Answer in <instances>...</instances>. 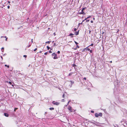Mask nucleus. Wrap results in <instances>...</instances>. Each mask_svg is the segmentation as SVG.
Wrapping results in <instances>:
<instances>
[{
	"label": "nucleus",
	"instance_id": "f257e3e1",
	"mask_svg": "<svg viewBox=\"0 0 127 127\" xmlns=\"http://www.w3.org/2000/svg\"><path fill=\"white\" fill-rule=\"evenodd\" d=\"M95 115L96 117H98L99 116L101 117L102 115V114L101 113H100L98 114L96 113L95 114Z\"/></svg>",
	"mask_w": 127,
	"mask_h": 127
},
{
	"label": "nucleus",
	"instance_id": "f03ea898",
	"mask_svg": "<svg viewBox=\"0 0 127 127\" xmlns=\"http://www.w3.org/2000/svg\"><path fill=\"white\" fill-rule=\"evenodd\" d=\"M52 55L54 56L53 57L54 59H58V58L57 57V55L55 53H53L52 54Z\"/></svg>",
	"mask_w": 127,
	"mask_h": 127
},
{
	"label": "nucleus",
	"instance_id": "7ed1b4c3",
	"mask_svg": "<svg viewBox=\"0 0 127 127\" xmlns=\"http://www.w3.org/2000/svg\"><path fill=\"white\" fill-rule=\"evenodd\" d=\"M52 103L54 105H58L59 104V103L58 102H55V101H53L52 102Z\"/></svg>",
	"mask_w": 127,
	"mask_h": 127
},
{
	"label": "nucleus",
	"instance_id": "20e7f679",
	"mask_svg": "<svg viewBox=\"0 0 127 127\" xmlns=\"http://www.w3.org/2000/svg\"><path fill=\"white\" fill-rule=\"evenodd\" d=\"M67 108L70 112H73L71 107L70 106H68V107Z\"/></svg>",
	"mask_w": 127,
	"mask_h": 127
},
{
	"label": "nucleus",
	"instance_id": "39448f33",
	"mask_svg": "<svg viewBox=\"0 0 127 127\" xmlns=\"http://www.w3.org/2000/svg\"><path fill=\"white\" fill-rule=\"evenodd\" d=\"M85 7L83 8L81 11V12L82 13H84L83 15H85L86 14V13L84 12V10L85 9Z\"/></svg>",
	"mask_w": 127,
	"mask_h": 127
},
{
	"label": "nucleus",
	"instance_id": "423d86ee",
	"mask_svg": "<svg viewBox=\"0 0 127 127\" xmlns=\"http://www.w3.org/2000/svg\"><path fill=\"white\" fill-rule=\"evenodd\" d=\"M4 115L6 117H8V114L7 113H4Z\"/></svg>",
	"mask_w": 127,
	"mask_h": 127
},
{
	"label": "nucleus",
	"instance_id": "0eeeda50",
	"mask_svg": "<svg viewBox=\"0 0 127 127\" xmlns=\"http://www.w3.org/2000/svg\"><path fill=\"white\" fill-rule=\"evenodd\" d=\"M85 49L86 50H87L88 51H90V49L89 48H87V47L86 48H85V49H84L83 50L84 51Z\"/></svg>",
	"mask_w": 127,
	"mask_h": 127
},
{
	"label": "nucleus",
	"instance_id": "6e6552de",
	"mask_svg": "<svg viewBox=\"0 0 127 127\" xmlns=\"http://www.w3.org/2000/svg\"><path fill=\"white\" fill-rule=\"evenodd\" d=\"M49 109L50 110H54V108L53 107L50 108Z\"/></svg>",
	"mask_w": 127,
	"mask_h": 127
},
{
	"label": "nucleus",
	"instance_id": "1a4fd4ad",
	"mask_svg": "<svg viewBox=\"0 0 127 127\" xmlns=\"http://www.w3.org/2000/svg\"><path fill=\"white\" fill-rule=\"evenodd\" d=\"M73 72H71V73H70L68 75L69 76H70L71 75H72V74H73Z\"/></svg>",
	"mask_w": 127,
	"mask_h": 127
},
{
	"label": "nucleus",
	"instance_id": "9d476101",
	"mask_svg": "<svg viewBox=\"0 0 127 127\" xmlns=\"http://www.w3.org/2000/svg\"><path fill=\"white\" fill-rule=\"evenodd\" d=\"M51 41H47L45 43H48V44H50V42H51Z\"/></svg>",
	"mask_w": 127,
	"mask_h": 127
},
{
	"label": "nucleus",
	"instance_id": "9b49d317",
	"mask_svg": "<svg viewBox=\"0 0 127 127\" xmlns=\"http://www.w3.org/2000/svg\"><path fill=\"white\" fill-rule=\"evenodd\" d=\"M5 66H7V67L8 68H9V65H7L6 64H5Z\"/></svg>",
	"mask_w": 127,
	"mask_h": 127
},
{
	"label": "nucleus",
	"instance_id": "f8f14e48",
	"mask_svg": "<svg viewBox=\"0 0 127 127\" xmlns=\"http://www.w3.org/2000/svg\"><path fill=\"white\" fill-rule=\"evenodd\" d=\"M70 81L71 82L72 84L74 83V82L73 81Z\"/></svg>",
	"mask_w": 127,
	"mask_h": 127
},
{
	"label": "nucleus",
	"instance_id": "ddd939ff",
	"mask_svg": "<svg viewBox=\"0 0 127 127\" xmlns=\"http://www.w3.org/2000/svg\"><path fill=\"white\" fill-rule=\"evenodd\" d=\"M76 35H78L79 34V32H76Z\"/></svg>",
	"mask_w": 127,
	"mask_h": 127
},
{
	"label": "nucleus",
	"instance_id": "4468645a",
	"mask_svg": "<svg viewBox=\"0 0 127 127\" xmlns=\"http://www.w3.org/2000/svg\"><path fill=\"white\" fill-rule=\"evenodd\" d=\"M47 49L48 50H49L50 49V47H49L48 46H47Z\"/></svg>",
	"mask_w": 127,
	"mask_h": 127
},
{
	"label": "nucleus",
	"instance_id": "2eb2a0df",
	"mask_svg": "<svg viewBox=\"0 0 127 127\" xmlns=\"http://www.w3.org/2000/svg\"><path fill=\"white\" fill-rule=\"evenodd\" d=\"M62 97L63 98H64L65 97V94L64 93Z\"/></svg>",
	"mask_w": 127,
	"mask_h": 127
},
{
	"label": "nucleus",
	"instance_id": "dca6fc26",
	"mask_svg": "<svg viewBox=\"0 0 127 127\" xmlns=\"http://www.w3.org/2000/svg\"><path fill=\"white\" fill-rule=\"evenodd\" d=\"M93 45H94V44L93 43H92L91 45H90L89 46H93Z\"/></svg>",
	"mask_w": 127,
	"mask_h": 127
},
{
	"label": "nucleus",
	"instance_id": "f3484780",
	"mask_svg": "<svg viewBox=\"0 0 127 127\" xmlns=\"http://www.w3.org/2000/svg\"><path fill=\"white\" fill-rule=\"evenodd\" d=\"M7 82H8V83L9 84H10V85H11V84H12V83L10 82H8V81H7Z\"/></svg>",
	"mask_w": 127,
	"mask_h": 127
},
{
	"label": "nucleus",
	"instance_id": "a211bd4d",
	"mask_svg": "<svg viewBox=\"0 0 127 127\" xmlns=\"http://www.w3.org/2000/svg\"><path fill=\"white\" fill-rule=\"evenodd\" d=\"M84 13H82V12H79V14H83Z\"/></svg>",
	"mask_w": 127,
	"mask_h": 127
},
{
	"label": "nucleus",
	"instance_id": "6ab92c4d",
	"mask_svg": "<svg viewBox=\"0 0 127 127\" xmlns=\"http://www.w3.org/2000/svg\"><path fill=\"white\" fill-rule=\"evenodd\" d=\"M74 34H72V33H71L69 35V36H71V35H73Z\"/></svg>",
	"mask_w": 127,
	"mask_h": 127
},
{
	"label": "nucleus",
	"instance_id": "aec40b11",
	"mask_svg": "<svg viewBox=\"0 0 127 127\" xmlns=\"http://www.w3.org/2000/svg\"><path fill=\"white\" fill-rule=\"evenodd\" d=\"M91 17V16H88V17H87V19H88V18H90Z\"/></svg>",
	"mask_w": 127,
	"mask_h": 127
},
{
	"label": "nucleus",
	"instance_id": "412c9836",
	"mask_svg": "<svg viewBox=\"0 0 127 127\" xmlns=\"http://www.w3.org/2000/svg\"><path fill=\"white\" fill-rule=\"evenodd\" d=\"M77 29L75 28L74 29V31H75V32H76V31L77 30Z\"/></svg>",
	"mask_w": 127,
	"mask_h": 127
},
{
	"label": "nucleus",
	"instance_id": "4be33fe9",
	"mask_svg": "<svg viewBox=\"0 0 127 127\" xmlns=\"http://www.w3.org/2000/svg\"><path fill=\"white\" fill-rule=\"evenodd\" d=\"M74 42L76 45H77L78 44V43L75 41H74Z\"/></svg>",
	"mask_w": 127,
	"mask_h": 127
},
{
	"label": "nucleus",
	"instance_id": "5701e85b",
	"mask_svg": "<svg viewBox=\"0 0 127 127\" xmlns=\"http://www.w3.org/2000/svg\"><path fill=\"white\" fill-rule=\"evenodd\" d=\"M48 54V53L47 52H46L44 53V54L45 55H47Z\"/></svg>",
	"mask_w": 127,
	"mask_h": 127
},
{
	"label": "nucleus",
	"instance_id": "b1692460",
	"mask_svg": "<svg viewBox=\"0 0 127 127\" xmlns=\"http://www.w3.org/2000/svg\"><path fill=\"white\" fill-rule=\"evenodd\" d=\"M5 37L6 38L5 40L6 41H7V38L6 37V36H5Z\"/></svg>",
	"mask_w": 127,
	"mask_h": 127
},
{
	"label": "nucleus",
	"instance_id": "393cba45",
	"mask_svg": "<svg viewBox=\"0 0 127 127\" xmlns=\"http://www.w3.org/2000/svg\"><path fill=\"white\" fill-rule=\"evenodd\" d=\"M23 57H25V58H26V57H27V56L26 55H24L23 56Z\"/></svg>",
	"mask_w": 127,
	"mask_h": 127
},
{
	"label": "nucleus",
	"instance_id": "a878e982",
	"mask_svg": "<svg viewBox=\"0 0 127 127\" xmlns=\"http://www.w3.org/2000/svg\"><path fill=\"white\" fill-rule=\"evenodd\" d=\"M76 47H77V48H79V47L78 46V45H77Z\"/></svg>",
	"mask_w": 127,
	"mask_h": 127
},
{
	"label": "nucleus",
	"instance_id": "bb28decb",
	"mask_svg": "<svg viewBox=\"0 0 127 127\" xmlns=\"http://www.w3.org/2000/svg\"><path fill=\"white\" fill-rule=\"evenodd\" d=\"M91 112L92 113H94V111L92 110V111H91Z\"/></svg>",
	"mask_w": 127,
	"mask_h": 127
},
{
	"label": "nucleus",
	"instance_id": "cd10ccee",
	"mask_svg": "<svg viewBox=\"0 0 127 127\" xmlns=\"http://www.w3.org/2000/svg\"><path fill=\"white\" fill-rule=\"evenodd\" d=\"M73 49H74V50H76L77 49V47H76L75 48H73Z\"/></svg>",
	"mask_w": 127,
	"mask_h": 127
},
{
	"label": "nucleus",
	"instance_id": "c85d7f7f",
	"mask_svg": "<svg viewBox=\"0 0 127 127\" xmlns=\"http://www.w3.org/2000/svg\"><path fill=\"white\" fill-rule=\"evenodd\" d=\"M57 53L58 54H59L60 53V51H58L57 52Z\"/></svg>",
	"mask_w": 127,
	"mask_h": 127
},
{
	"label": "nucleus",
	"instance_id": "c756f323",
	"mask_svg": "<svg viewBox=\"0 0 127 127\" xmlns=\"http://www.w3.org/2000/svg\"><path fill=\"white\" fill-rule=\"evenodd\" d=\"M37 50V48H35V49H34V51H36Z\"/></svg>",
	"mask_w": 127,
	"mask_h": 127
},
{
	"label": "nucleus",
	"instance_id": "7c9ffc66",
	"mask_svg": "<svg viewBox=\"0 0 127 127\" xmlns=\"http://www.w3.org/2000/svg\"><path fill=\"white\" fill-rule=\"evenodd\" d=\"M7 8L8 9H9L10 8V6L9 5L7 6Z\"/></svg>",
	"mask_w": 127,
	"mask_h": 127
},
{
	"label": "nucleus",
	"instance_id": "2f4dec72",
	"mask_svg": "<svg viewBox=\"0 0 127 127\" xmlns=\"http://www.w3.org/2000/svg\"><path fill=\"white\" fill-rule=\"evenodd\" d=\"M90 51V52L91 53H92V51L91 50Z\"/></svg>",
	"mask_w": 127,
	"mask_h": 127
},
{
	"label": "nucleus",
	"instance_id": "473e14b6",
	"mask_svg": "<svg viewBox=\"0 0 127 127\" xmlns=\"http://www.w3.org/2000/svg\"><path fill=\"white\" fill-rule=\"evenodd\" d=\"M83 79L85 80H86V77H84L83 78Z\"/></svg>",
	"mask_w": 127,
	"mask_h": 127
},
{
	"label": "nucleus",
	"instance_id": "72a5a7b5",
	"mask_svg": "<svg viewBox=\"0 0 127 127\" xmlns=\"http://www.w3.org/2000/svg\"><path fill=\"white\" fill-rule=\"evenodd\" d=\"M47 112H46L45 113V114H44L45 115H46V114H47Z\"/></svg>",
	"mask_w": 127,
	"mask_h": 127
},
{
	"label": "nucleus",
	"instance_id": "f704fd0d",
	"mask_svg": "<svg viewBox=\"0 0 127 127\" xmlns=\"http://www.w3.org/2000/svg\"><path fill=\"white\" fill-rule=\"evenodd\" d=\"M49 52L50 53H52V52L50 50L49 51Z\"/></svg>",
	"mask_w": 127,
	"mask_h": 127
},
{
	"label": "nucleus",
	"instance_id": "c9c22d12",
	"mask_svg": "<svg viewBox=\"0 0 127 127\" xmlns=\"http://www.w3.org/2000/svg\"><path fill=\"white\" fill-rule=\"evenodd\" d=\"M18 109V108H15V109L14 110V111H15L16 110V109Z\"/></svg>",
	"mask_w": 127,
	"mask_h": 127
},
{
	"label": "nucleus",
	"instance_id": "e433bc0d",
	"mask_svg": "<svg viewBox=\"0 0 127 127\" xmlns=\"http://www.w3.org/2000/svg\"><path fill=\"white\" fill-rule=\"evenodd\" d=\"M56 43H54V46H56Z\"/></svg>",
	"mask_w": 127,
	"mask_h": 127
},
{
	"label": "nucleus",
	"instance_id": "4c0bfd02",
	"mask_svg": "<svg viewBox=\"0 0 127 127\" xmlns=\"http://www.w3.org/2000/svg\"><path fill=\"white\" fill-rule=\"evenodd\" d=\"M89 20H86V21L87 22H89Z\"/></svg>",
	"mask_w": 127,
	"mask_h": 127
},
{
	"label": "nucleus",
	"instance_id": "58836bf2",
	"mask_svg": "<svg viewBox=\"0 0 127 127\" xmlns=\"http://www.w3.org/2000/svg\"><path fill=\"white\" fill-rule=\"evenodd\" d=\"M91 23H93V21H91Z\"/></svg>",
	"mask_w": 127,
	"mask_h": 127
},
{
	"label": "nucleus",
	"instance_id": "ea45409f",
	"mask_svg": "<svg viewBox=\"0 0 127 127\" xmlns=\"http://www.w3.org/2000/svg\"><path fill=\"white\" fill-rule=\"evenodd\" d=\"M64 99H63L62 100V101H64Z\"/></svg>",
	"mask_w": 127,
	"mask_h": 127
},
{
	"label": "nucleus",
	"instance_id": "a19ab883",
	"mask_svg": "<svg viewBox=\"0 0 127 127\" xmlns=\"http://www.w3.org/2000/svg\"><path fill=\"white\" fill-rule=\"evenodd\" d=\"M70 101H69L68 102V103L67 104V105L69 103V102Z\"/></svg>",
	"mask_w": 127,
	"mask_h": 127
},
{
	"label": "nucleus",
	"instance_id": "79ce46f5",
	"mask_svg": "<svg viewBox=\"0 0 127 127\" xmlns=\"http://www.w3.org/2000/svg\"><path fill=\"white\" fill-rule=\"evenodd\" d=\"M4 48L3 47H2V48H1V50H4Z\"/></svg>",
	"mask_w": 127,
	"mask_h": 127
},
{
	"label": "nucleus",
	"instance_id": "37998d69",
	"mask_svg": "<svg viewBox=\"0 0 127 127\" xmlns=\"http://www.w3.org/2000/svg\"><path fill=\"white\" fill-rule=\"evenodd\" d=\"M91 32V31H89V33L90 34Z\"/></svg>",
	"mask_w": 127,
	"mask_h": 127
},
{
	"label": "nucleus",
	"instance_id": "c03bdc74",
	"mask_svg": "<svg viewBox=\"0 0 127 127\" xmlns=\"http://www.w3.org/2000/svg\"><path fill=\"white\" fill-rule=\"evenodd\" d=\"M76 66V65L75 64H74L73 65V66Z\"/></svg>",
	"mask_w": 127,
	"mask_h": 127
},
{
	"label": "nucleus",
	"instance_id": "a18cd8bd",
	"mask_svg": "<svg viewBox=\"0 0 127 127\" xmlns=\"http://www.w3.org/2000/svg\"><path fill=\"white\" fill-rule=\"evenodd\" d=\"M87 19H87V18H86L84 20H85H85H87Z\"/></svg>",
	"mask_w": 127,
	"mask_h": 127
},
{
	"label": "nucleus",
	"instance_id": "49530a36",
	"mask_svg": "<svg viewBox=\"0 0 127 127\" xmlns=\"http://www.w3.org/2000/svg\"><path fill=\"white\" fill-rule=\"evenodd\" d=\"M31 41H32V42H33V39H31Z\"/></svg>",
	"mask_w": 127,
	"mask_h": 127
},
{
	"label": "nucleus",
	"instance_id": "de8ad7c7",
	"mask_svg": "<svg viewBox=\"0 0 127 127\" xmlns=\"http://www.w3.org/2000/svg\"><path fill=\"white\" fill-rule=\"evenodd\" d=\"M110 63H112V61H110Z\"/></svg>",
	"mask_w": 127,
	"mask_h": 127
},
{
	"label": "nucleus",
	"instance_id": "09e8293b",
	"mask_svg": "<svg viewBox=\"0 0 127 127\" xmlns=\"http://www.w3.org/2000/svg\"><path fill=\"white\" fill-rule=\"evenodd\" d=\"M119 31V29L118 30V31H117V32H118Z\"/></svg>",
	"mask_w": 127,
	"mask_h": 127
},
{
	"label": "nucleus",
	"instance_id": "8fccbe9b",
	"mask_svg": "<svg viewBox=\"0 0 127 127\" xmlns=\"http://www.w3.org/2000/svg\"><path fill=\"white\" fill-rule=\"evenodd\" d=\"M84 21H85V20H83L82 21V22L83 23V22H84Z\"/></svg>",
	"mask_w": 127,
	"mask_h": 127
},
{
	"label": "nucleus",
	"instance_id": "3c124183",
	"mask_svg": "<svg viewBox=\"0 0 127 127\" xmlns=\"http://www.w3.org/2000/svg\"><path fill=\"white\" fill-rule=\"evenodd\" d=\"M93 19L94 20H95V18H93Z\"/></svg>",
	"mask_w": 127,
	"mask_h": 127
},
{
	"label": "nucleus",
	"instance_id": "603ef678",
	"mask_svg": "<svg viewBox=\"0 0 127 127\" xmlns=\"http://www.w3.org/2000/svg\"><path fill=\"white\" fill-rule=\"evenodd\" d=\"M30 46H31V45H29L28 46V47H30Z\"/></svg>",
	"mask_w": 127,
	"mask_h": 127
},
{
	"label": "nucleus",
	"instance_id": "864d4df0",
	"mask_svg": "<svg viewBox=\"0 0 127 127\" xmlns=\"http://www.w3.org/2000/svg\"><path fill=\"white\" fill-rule=\"evenodd\" d=\"M82 24V23H80L79 24Z\"/></svg>",
	"mask_w": 127,
	"mask_h": 127
},
{
	"label": "nucleus",
	"instance_id": "5fc2aeb1",
	"mask_svg": "<svg viewBox=\"0 0 127 127\" xmlns=\"http://www.w3.org/2000/svg\"><path fill=\"white\" fill-rule=\"evenodd\" d=\"M1 38H2V37H3V36H1Z\"/></svg>",
	"mask_w": 127,
	"mask_h": 127
},
{
	"label": "nucleus",
	"instance_id": "6e6d98bb",
	"mask_svg": "<svg viewBox=\"0 0 127 127\" xmlns=\"http://www.w3.org/2000/svg\"><path fill=\"white\" fill-rule=\"evenodd\" d=\"M73 37V36H72L71 37Z\"/></svg>",
	"mask_w": 127,
	"mask_h": 127
},
{
	"label": "nucleus",
	"instance_id": "4d7b16f0",
	"mask_svg": "<svg viewBox=\"0 0 127 127\" xmlns=\"http://www.w3.org/2000/svg\"><path fill=\"white\" fill-rule=\"evenodd\" d=\"M12 86H13V85H12Z\"/></svg>",
	"mask_w": 127,
	"mask_h": 127
},
{
	"label": "nucleus",
	"instance_id": "13d9d810",
	"mask_svg": "<svg viewBox=\"0 0 127 127\" xmlns=\"http://www.w3.org/2000/svg\"><path fill=\"white\" fill-rule=\"evenodd\" d=\"M52 42H54V41H53Z\"/></svg>",
	"mask_w": 127,
	"mask_h": 127
},
{
	"label": "nucleus",
	"instance_id": "bf43d9fd",
	"mask_svg": "<svg viewBox=\"0 0 127 127\" xmlns=\"http://www.w3.org/2000/svg\"><path fill=\"white\" fill-rule=\"evenodd\" d=\"M51 50H52V49H51Z\"/></svg>",
	"mask_w": 127,
	"mask_h": 127
},
{
	"label": "nucleus",
	"instance_id": "052dcab7",
	"mask_svg": "<svg viewBox=\"0 0 127 127\" xmlns=\"http://www.w3.org/2000/svg\"><path fill=\"white\" fill-rule=\"evenodd\" d=\"M1 58H2V57L1 56Z\"/></svg>",
	"mask_w": 127,
	"mask_h": 127
},
{
	"label": "nucleus",
	"instance_id": "680f3d73",
	"mask_svg": "<svg viewBox=\"0 0 127 127\" xmlns=\"http://www.w3.org/2000/svg\"><path fill=\"white\" fill-rule=\"evenodd\" d=\"M67 105H66V106H67Z\"/></svg>",
	"mask_w": 127,
	"mask_h": 127
}]
</instances>
